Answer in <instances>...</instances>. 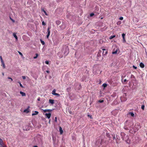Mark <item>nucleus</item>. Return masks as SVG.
Returning a JSON list of instances; mask_svg holds the SVG:
<instances>
[{
  "mask_svg": "<svg viewBox=\"0 0 147 147\" xmlns=\"http://www.w3.org/2000/svg\"><path fill=\"white\" fill-rule=\"evenodd\" d=\"M140 128V125L138 123H137L135 125L134 127L129 130V132L130 133L132 134L135 133Z\"/></svg>",
  "mask_w": 147,
  "mask_h": 147,
  "instance_id": "obj_1",
  "label": "nucleus"
},
{
  "mask_svg": "<svg viewBox=\"0 0 147 147\" xmlns=\"http://www.w3.org/2000/svg\"><path fill=\"white\" fill-rule=\"evenodd\" d=\"M129 125H127L128 124V121H126L125 122V124L126 125L125 126V129L126 130H127L128 129V127H129L130 126H131V125L132 124H133L131 122H130L129 123Z\"/></svg>",
  "mask_w": 147,
  "mask_h": 147,
  "instance_id": "obj_2",
  "label": "nucleus"
},
{
  "mask_svg": "<svg viewBox=\"0 0 147 147\" xmlns=\"http://www.w3.org/2000/svg\"><path fill=\"white\" fill-rule=\"evenodd\" d=\"M51 29L50 27H49L47 28V32L46 33H47V35L46 36V37L47 38H48L49 37V36L50 35V29Z\"/></svg>",
  "mask_w": 147,
  "mask_h": 147,
  "instance_id": "obj_3",
  "label": "nucleus"
},
{
  "mask_svg": "<svg viewBox=\"0 0 147 147\" xmlns=\"http://www.w3.org/2000/svg\"><path fill=\"white\" fill-rule=\"evenodd\" d=\"M0 147H6V146L5 145L2 140L0 138Z\"/></svg>",
  "mask_w": 147,
  "mask_h": 147,
  "instance_id": "obj_4",
  "label": "nucleus"
},
{
  "mask_svg": "<svg viewBox=\"0 0 147 147\" xmlns=\"http://www.w3.org/2000/svg\"><path fill=\"white\" fill-rule=\"evenodd\" d=\"M56 92V90L55 89H54L53 90L52 92V94L54 95L55 96H56L57 97H59L60 96V95L59 94L55 92Z\"/></svg>",
  "mask_w": 147,
  "mask_h": 147,
  "instance_id": "obj_5",
  "label": "nucleus"
},
{
  "mask_svg": "<svg viewBox=\"0 0 147 147\" xmlns=\"http://www.w3.org/2000/svg\"><path fill=\"white\" fill-rule=\"evenodd\" d=\"M103 50L102 55H103L105 56L107 53V51L105 49H102Z\"/></svg>",
  "mask_w": 147,
  "mask_h": 147,
  "instance_id": "obj_6",
  "label": "nucleus"
},
{
  "mask_svg": "<svg viewBox=\"0 0 147 147\" xmlns=\"http://www.w3.org/2000/svg\"><path fill=\"white\" fill-rule=\"evenodd\" d=\"M68 50L67 48H66L65 49V51L64 52V54L65 56L68 53Z\"/></svg>",
  "mask_w": 147,
  "mask_h": 147,
  "instance_id": "obj_7",
  "label": "nucleus"
},
{
  "mask_svg": "<svg viewBox=\"0 0 147 147\" xmlns=\"http://www.w3.org/2000/svg\"><path fill=\"white\" fill-rule=\"evenodd\" d=\"M37 141L38 142H40L41 141V136L40 135H38L37 137Z\"/></svg>",
  "mask_w": 147,
  "mask_h": 147,
  "instance_id": "obj_8",
  "label": "nucleus"
},
{
  "mask_svg": "<svg viewBox=\"0 0 147 147\" xmlns=\"http://www.w3.org/2000/svg\"><path fill=\"white\" fill-rule=\"evenodd\" d=\"M45 115L47 118L48 119H49L51 117V113H46L45 114Z\"/></svg>",
  "mask_w": 147,
  "mask_h": 147,
  "instance_id": "obj_9",
  "label": "nucleus"
},
{
  "mask_svg": "<svg viewBox=\"0 0 147 147\" xmlns=\"http://www.w3.org/2000/svg\"><path fill=\"white\" fill-rule=\"evenodd\" d=\"M29 107H28V108L25 109L24 111V112L26 113H28L29 112L28 109Z\"/></svg>",
  "mask_w": 147,
  "mask_h": 147,
  "instance_id": "obj_10",
  "label": "nucleus"
},
{
  "mask_svg": "<svg viewBox=\"0 0 147 147\" xmlns=\"http://www.w3.org/2000/svg\"><path fill=\"white\" fill-rule=\"evenodd\" d=\"M20 93L21 94L22 96H26V93L22 91H20Z\"/></svg>",
  "mask_w": 147,
  "mask_h": 147,
  "instance_id": "obj_11",
  "label": "nucleus"
},
{
  "mask_svg": "<svg viewBox=\"0 0 147 147\" xmlns=\"http://www.w3.org/2000/svg\"><path fill=\"white\" fill-rule=\"evenodd\" d=\"M38 112L37 111H35L32 114V116L35 115H37L38 114Z\"/></svg>",
  "mask_w": 147,
  "mask_h": 147,
  "instance_id": "obj_12",
  "label": "nucleus"
},
{
  "mask_svg": "<svg viewBox=\"0 0 147 147\" xmlns=\"http://www.w3.org/2000/svg\"><path fill=\"white\" fill-rule=\"evenodd\" d=\"M122 78V79H121V81H122V82L124 84L125 83V82H127V80H126V79H125L124 80H123V76H122L121 77Z\"/></svg>",
  "mask_w": 147,
  "mask_h": 147,
  "instance_id": "obj_13",
  "label": "nucleus"
},
{
  "mask_svg": "<svg viewBox=\"0 0 147 147\" xmlns=\"http://www.w3.org/2000/svg\"><path fill=\"white\" fill-rule=\"evenodd\" d=\"M140 66L142 68H143L144 67V64L142 62L140 63Z\"/></svg>",
  "mask_w": 147,
  "mask_h": 147,
  "instance_id": "obj_14",
  "label": "nucleus"
},
{
  "mask_svg": "<svg viewBox=\"0 0 147 147\" xmlns=\"http://www.w3.org/2000/svg\"><path fill=\"white\" fill-rule=\"evenodd\" d=\"M49 102L52 104H53L54 103V100L53 99H49Z\"/></svg>",
  "mask_w": 147,
  "mask_h": 147,
  "instance_id": "obj_15",
  "label": "nucleus"
},
{
  "mask_svg": "<svg viewBox=\"0 0 147 147\" xmlns=\"http://www.w3.org/2000/svg\"><path fill=\"white\" fill-rule=\"evenodd\" d=\"M13 36L15 37L16 40H18V37L16 36V34L15 33H13Z\"/></svg>",
  "mask_w": 147,
  "mask_h": 147,
  "instance_id": "obj_16",
  "label": "nucleus"
},
{
  "mask_svg": "<svg viewBox=\"0 0 147 147\" xmlns=\"http://www.w3.org/2000/svg\"><path fill=\"white\" fill-rule=\"evenodd\" d=\"M59 131L60 132V134H62L63 133V131L62 129V128L61 127H59Z\"/></svg>",
  "mask_w": 147,
  "mask_h": 147,
  "instance_id": "obj_17",
  "label": "nucleus"
},
{
  "mask_svg": "<svg viewBox=\"0 0 147 147\" xmlns=\"http://www.w3.org/2000/svg\"><path fill=\"white\" fill-rule=\"evenodd\" d=\"M61 22L59 20L56 21V23L57 25H59L61 24Z\"/></svg>",
  "mask_w": 147,
  "mask_h": 147,
  "instance_id": "obj_18",
  "label": "nucleus"
},
{
  "mask_svg": "<svg viewBox=\"0 0 147 147\" xmlns=\"http://www.w3.org/2000/svg\"><path fill=\"white\" fill-rule=\"evenodd\" d=\"M115 37V35H112L110 36V37L109 38V39H111L113 38H114Z\"/></svg>",
  "mask_w": 147,
  "mask_h": 147,
  "instance_id": "obj_19",
  "label": "nucleus"
},
{
  "mask_svg": "<svg viewBox=\"0 0 147 147\" xmlns=\"http://www.w3.org/2000/svg\"><path fill=\"white\" fill-rule=\"evenodd\" d=\"M1 63L3 67V68L4 69L5 68V64L4 61L1 62Z\"/></svg>",
  "mask_w": 147,
  "mask_h": 147,
  "instance_id": "obj_20",
  "label": "nucleus"
},
{
  "mask_svg": "<svg viewBox=\"0 0 147 147\" xmlns=\"http://www.w3.org/2000/svg\"><path fill=\"white\" fill-rule=\"evenodd\" d=\"M129 114L132 117H134V114L132 112H129Z\"/></svg>",
  "mask_w": 147,
  "mask_h": 147,
  "instance_id": "obj_21",
  "label": "nucleus"
},
{
  "mask_svg": "<svg viewBox=\"0 0 147 147\" xmlns=\"http://www.w3.org/2000/svg\"><path fill=\"white\" fill-rule=\"evenodd\" d=\"M40 41L41 43H42V45H44L45 44V42L43 40H42L41 39H40Z\"/></svg>",
  "mask_w": 147,
  "mask_h": 147,
  "instance_id": "obj_22",
  "label": "nucleus"
},
{
  "mask_svg": "<svg viewBox=\"0 0 147 147\" xmlns=\"http://www.w3.org/2000/svg\"><path fill=\"white\" fill-rule=\"evenodd\" d=\"M18 83H19L20 84V85L22 88H24V86H23L22 85V84H21V82H18Z\"/></svg>",
  "mask_w": 147,
  "mask_h": 147,
  "instance_id": "obj_23",
  "label": "nucleus"
},
{
  "mask_svg": "<svg viewBox=\"0 0 147 147\" xmlns=\"http://www.w3.org/2000/svg\"><path fill=\"white\" fill-rule=\"evenodd\" d=\"M36 56L34 57H33L34 59H36L37 58V57H38V54L37 53H36Z\"/></svg>",
  "mask_w": 147,
  "mask_h": 147,
  "instance_id": "obj_24",
  "label": "nucleus"
},
{
  "mask_svg": "<svg viewBox=\"0 0 147 147\" xmlns=\"http://www.w3.org/2000/svg\"><path fill=\"white\" fill-rule=\"evenodd\" d=\"M102 86L104 88H105L107 86V84L105 83H104L103 84Z\"/></svg>",
  "mask_w": 147,
  "mask_h": 147,
  "instance_id": "obj_25",
  "label": "nucleus"
},
{
  "mask_svg": "<svg viewBox=\"0 0 147 147\" xmlns=\"http://www.w3.org/2000/svg\"><path fill=\"white\" fill-rule=\"evenodd\" d=\"M42 11L44 12L45 13V15L46 16H47V13H46V11L44 10V9H42Z\"/></svg>",
  "mask_w": 147,
  "mask_h": 147,
  "instance_id": "obj_26",
  "label": "nucleus"
},
{
  "mask_svg": "<svg viewBox=\"0 0 147 147\" xmlns=\"http://www.w3.org/2000/svg\"><path fill=\"white\" fill-rule=\"evenodd\" d=\"M122 36L123 39L125 38V34L123 33V34H122Z\"/></svg>",
  "mask_w": 147,
  "mask_h": 147,
  "instance_id": "obj_27",
  "label": "nucleus"
},
{
  "mask_svg": "<svg viewBox=\"0 0 147 147\" xmlns=\"http://www.w3.org/2000/svg\"><path fill=\"white\" fill-rule=\"evenodd\" d=\"M121 24V22L120 21H119L117 23V25H119Z\"/></svg>",
  "mask_w": 147,
  "mask_h": 147,
  "instance_id": "obj_28",
  "label": "nucleus"
},
{
  "mask_svg": "<svg viewBox=\"0 0 147 147\" xmlns=\"http://www.w3.org/2000/svg\"><path fill=\"white\" fill-rule=\"evenodd\" d=\"M126 142L128 144H129L130 143V141L129 140H126Z\"/></svg>",
  "mask_w": 147,
  "mask_h": 147,
  "instance_id": "obj_29",
  "label": "nucleus"
},
{
  "mask_svg": "<svg viewBox=\"0 0 147 147\" xmlns=\"http://www.w3.org/2000/svg\"><path fill=\"white\" fill-rule=\"evenodd\" d=\"M145 106L144 105H142L141 107V108L143 110H144V109Z\"/></svg>",
  "mask_w": 147,
  "mask_h": 147,
  "instance_id": "obj_30",
  "label": "nucleus"
},
{
  "mask_svg": "<svg viewBox=\"0 0 147 147\" xmlns=\"http://www.w3.org/2000/svg\"><path fill=\"white\" fill-rule=\"evenodd\" d=\"M18 53H19V54L21 55V56L22 57L23 56V54H22V53L20 52V51H18Z\"/></svg>",
  "mask_w": 147,
  "mask_h": 147,
  "instance_id": "obj_31",
  "label": "nucleus"
},
{
  "mask_svg": "<svg viewBox=\"0 0 147 147\" xmlns=\"http://www.w3.org/2000/svg\"><path fill=\"white\" fill-rule=\"evenodd\" d=\"M0 59H1V62H2L3 61L2 59V57L1 56H0Z\"/></svg>",
  "mask_w": 147,
  "mask_h": 147,
  "instance_id": "obj_32",
  "label": "nucleus"
},
{
  "mask_svg": "<svg viewBox=\"0 0 147 147\" xmlns=\"http://www.w3.org/2000/svg\"><path fill=\"white\" fill-rule=\"evenodd\" d=\"M104 101V100H99L98 102H100V103H102V102H103Z\"/></svg>",
  "mask_w": 147,
  "mask_h": 147,
  "instance_id": "obj_33",
  "label": "nucleus"
},
{
  "mask_svg": "<svg viewBox=\"0 0 147 147\" xmlns=\"http://www.w3.org/2000/svg\"><path fill=\"white\" fill-rule=\"evenodd\" d=\"M117 53V51H113L112 52V53L113 54H116Z\"/></svg>",
  "mask_w": 147,
  "mask_h": 147,
  "instance_id": "obj_34",
  "label": "nucleus"
},
{
  "mask_svg": "<svg viewBox=\"0 0 147 147\" xmlns=\"http://www.w3.org/2000/svg\"><path fill=\"white\" fill-rule=\"evenodd\" d=\"M119 19L120 20H122L123 19V17H121L119 18Z\"/></svg>",
  "mask_w": 147,
  "mask_h": 147,
  "instance_id": "obj_35",
  "label": "nucleus"
},
{
  "mask_svg": "<svg viewBox=\"0 0 147 147\" xmlns=\"http://www.w3.org/2000/svg\"><path fill=\"white\" fill-rule=\"evenodd\" d=\"M10 20L12 21V22H15V20H13V19H12L11 17H10Z\"/></svg>",
  "mask_w": 147,
  "mask_h": 147,
  "instance_id": "obj_36",
  "label": "nucleus"
},
{
  "mask_svg": "<svg viewBox=\"0 0 147 147\" xmlns=\"http://www.w3.org/2000/svg\"><path fill=\"white\" fill-rule=\"evenodd\" d=\"M42 24L43 25H46V24L44 22V21L42 22Z\"/></svg>",
  "mask_w": 147,
  "mask_h": 147,
  "instance_id": "obj_37",
  "label": "nucleus"
},
{
  "mask_svg": "<svg viewBox=\"0 0 147 147\" xmlns=\"http://www.w3.org/2000/svg\"><path fill=\"white\" fill-rule=\"evenodd\" d=\"M45 63L47 64H48L49 63V62L48 61H45Z\"/></svg>",
  "mask_w": 147,
  "mask_h": 147,
  "instance_id": "obj_38",
  "label": "nucleus"
},
{
  "mask_svg": "<svg viewBox=\"0 0 147 147\" xmlns=\"http://www.w3.org/2000/svg\"><path fill=\"white\" fill-rule=\"evenodd\" d=\"M94 15V13H91L90 14V16H93Z\"/></svg>",
  "mask_w": 147,
  "mask_h": 147,
  "instance_id": "obj_39",
  "label": "nucleus"
},
{
  "mask_svg": "<svg viewBox=\"0 0 147 147\" xmlns=\"http://www.w3.org/2000/svg\"><path fill=\"white\" fill-rule=\"evenodd\" d=\"M123 42H126V40H125V38L123 39Z\"/></svg>",
  "mask_w": 147,
  "mask_h": 147,
  "instance_id": "obj_40",
  "label": "nucleus"
},
{
  "mask_svg": "<svg viewBox=\"0 0 147 147\" xmlns=\"http://www.w3.org/2000/svg\"><path fill=\"white\" fill-rule=\"evenodd\" d=\"M48 110H47V109L43 110V111H44V112H47V111H48Z\"/></svg>",
  "mask_w": 147,
  "mask_h": 147,
  "instance_id": "obj_41",
  "label": "nucleus"
},
{
  "mask_svg": "<svg viewBox=\"0 0 147 147\" xmlns=\"http://www.w3.org/2000/svg\"><path fill=\"white\" fill-rule=\"evenodd\" d=\"M133 67L135 69H137V67H136L134 65H133Z\"/></svg>",
  "mask_w": 147,
  "mask_h": 147,
  "instance_id": "obj_42",
  "label": "nucleus"
},
{
  "mask_svg": "<svg viewBox=\"0 0 147 147\" xmlns=\"http://www.w3.org/2000/svg\"><path fill=\"white\" fill-rule=\"evenodd\" d=\"M22 78L23 79H25L26 78L25 76H22Z\"/></svg>",
  "mask_w": 147,
  "mask_h": 147,
  "instance_id": "obj_43",
  "label": "nucleus"
},
{
  "mask_svg": "<svg viewBox=\"0 0 147 147\" xmlns=\"http://www.w3.org/2000/svg\"><path fill=\"white\" fill-rule=\"evenodd\" d=\"M8 79H10V80H11V81H12L13 80H12V78H10V77H8Z\"/></svg>",
  "mask_w": 147,
  "mask_h": 147,
  "instance_id": "obj_44",
  "label": "nucleus"
},
{
  "mask_svg": "<svg viewBox=\"0 0 147 147\" xmlns=\"http://www.w3.org/2000/svg\"><path fill=\"white\" fill-rule=\"evenodd\" d=\"M55 121L56 122H57V118L56 117H55Z\"/></svg>",
  "mask_w": 147,
  "mask_h": 147,
  "instance_id": "obj_45",
  "label": "nucleus"
},
{
  "mask_svg": "<svg viewBox=\"0 0 147 147\" xmlns=\"http://www.w3.org/2000/svg\"><path fill=\"white\" fill-rule=\"evenodd\" d=\"M37 100L38 101H40V97H38V98H37Z\"/></svg>",
  "mask_w": 147,
  "mask_h": 147,
  "instance_id": "obj_46",
  "label": "nucleus"
},
{
  "mask_svg": "<svg viewBox=\"0 0 147 147\" xmlns=\"http://www.w3.org/2000/svg\"><path fill=\"white\" fill-rule=\"evenodd\" d=\"M46 72L48 73H49V71L47 70L46 71Z\"/></svg>",
  "mask_w": 147,
  "mask_h": 147,
  "instance_id": "obj_47",
  "label": "nucleus"
},
{
  "mask_svg": "<svg viewBox=\"0 0 147 147\" xmlns=\"http://www.w3.org/2000/svg\"><path fill=\"white\" fill-rule=\"evenodd\" d=\"M2 75H3V76H4V73H2Z\"/></svg>",
  "mask_w": 147,
  "mask_h": 147,
  "instance_id": "obj_48",
  "label": "nucleus"
},
{
  "mask_svg": "<svg viewBox=\"0 0 147 147\" xmlns=\"http://www.w3.org/2000/svg\"><path fill=\"white\" fill-rule=\"evenodd\" d=\"M113 139H115V136H113Z\"/></svg>",
  "mask_w": 147,
  "mask_h": 147,
  "instance_id": "obj_49",
  "label": "nucleus"
},
{
  "mask_svg": "<svg viewBox=\"0 0 147 147\" xmlns=\"http://www.w3.org/2000/svg\"><path fill=\"white\" fill-rule=\"evenodd\" d=\"M34 147H38L36 146H34Z\"/></svg>",
  "mask_w": 147,
  "mask_h": 147,
  "instance_id": "obj_50",
  "label": "nucleus"
},
{
  "mask_svg": "<svg viewBox=\"0 0 147 147\" xmlns=\"http://www.w3.org/2000/svg\"><path fill=\"white\" fill-rule=\"evenodd\" d=\"M88 116H90V115H88Z\"/></svg>",
  "mask_w": 147,
  "mask_h": 147,
  "instance_id": "obj_51",
  "label": "nucleus"
},
{
  "mask_svg": "<svg viewBox=\"0 0 147 147\" xmlns=\"http://www.w3.org/2000/svg\"><path fill=\"white\" fill-rule=\"evenodd\" d=\"M49 122H50V121H49Z\"/></svg>",
  "mask_w": 147,
  "mask_h": 147,
  "instance_id": "obj_52",
  "label": "nucleus"
},
{
  "mask_svg": "<svg viewBox=\"0 0 147 147\" xmlns=\"http://www.w3.org/2000/svg\"><path fill=\"white\" fill-rule=\"evenodd\" d=\"M146 146L145 147H146Z\"/></svg>",
  "mask_w": 147,
  "mask_h": 147,
  "instance_id": "obj_53",
  "label": "nucleus"
}]
</instances>
